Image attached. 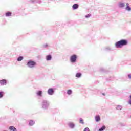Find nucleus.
<instances>
[{
    "instance_id": "28",
    "label": "nucleus",
    "mask_w": 131,
    "mask_h": 131,
    "mask_svg": "<svg viewBox=\"0 0 131 131\" xmlns=\"http://www.w3.org/2000/svg\"><path fill=\"white\" fill-rule=\"evenodd\" d=\"M103 96H105V93H102Z\"/></svg>"
},
{
    "instance_id": "26",
    "label": "nucleus",
    "mask_w": 131,
    "mask_h": 131,
    "mask_svg": "<svg viewBox=\"0 0 131 131\" xmlns=\"http://www.w3.org/2000/svg\"><path fill=\"white\" fill-rule=\"evenodd\" d=\"M106 51H110V47H107L105 48Z\"/></svg>"
},
{
    "instance_id": "17",
    "label": "nucleus",
    "mask_w": 131,
    "mask_h": 131,
    "mask_svg": "<svg viewBox=\"0 0 131 131\" xmlns=\"http://www.w3.org/2000/svg\"><path fill=\"white\" fill-rule=\"evenodd\" d=\"M82 74L81 73H77L76 74V77H77L78 78H80V77H81Z\"/></svg>"
},
{
    "instance_id": "14",
    "label": "nucleus",
    "mask_w": 131,
    "mask_h": 131,
    "mask_svg": "<svg viewBox=\"0 0 131 131\" xmlns=\"http://www.w3.org/2000/svg\"><path fill=\"white\" fill-rule=\"evenodd\" d=\"M9 129L12 131H17V128H15L13 126H10Z\"/></svg>"
},
{
    "instance_id": "22",
    "label": "nucleus",
    "mask_w": 131,
    "mask_h": 131,
    "mask_svg": "<svg viewBox=\"0 0 131 131\" xmlns=\"http://www.w3.org/2000/svg\"><path fill=\"white\" fill-rule=\"evenodd\" d=\"M4 97V92H0V98H3Z\"/></svg>"
},
{
    "instance_id": "13",
    "label": "nucleus",
    "mask_w": 131,
    "mask_h": 131,
    "mask_svg": "<svg viewBox=\"0 0 131 131\" xmlns=\"http://www.w3.org/2000/svg\"><path fill=\"white\" fill-rule=\"evenodd\" d=\"M37 96L39 97H42V91H39L36 93Z\"/></svg>"
},
{
    "instance_id": "7",
    "label": "nucleus",
    "mask_w": 131,
    "mask_h": 131,
    "mask_svg": "<svg viewBox=\"0 0 131 131\" xmlns=\"http://www.w3.org/2000/svg\"><path fill=\"white\" fill-rule=\"evenodd\" d=\"M68 125L70 127V128H74V126H75V125L72 122L69 123Z\"/></svg>"
},
{
    "instance_id": "12",
    "label": "nucleus",
    "mask_w": 131,
    "mask_h": 131,
    "mask_svg": "<svg viewBox=\"0 0 131 131\" xmlns=\"http://www.w3.org/2000/svg\"><path fill=\"white\" fill-rule=\"evenodd\" d=\"M100 120H101V118L100 117V116L97 115L95 116V121H96V122H99Z\"/></svg>"
},
{
    "instance_id": "24",
    "label": "nucleus",
    "mask_w": 131,
    "mask_h": 131,
    "mask_svg": "<svg viewBox=\"0 0 131 131\" xmlns=\"http://www.w3.org/2000/svg\"><path fill=\"white\" fill-rule=\"evenodd\" d=\"M43 47L44 48H48V47H49V45H48V44H44V45H43Z\"/></svg>"
},
{
    "instance_id": "23",
    "label": "nucleus",
    "mask_w": 131,
    "mask_h": 131,
    "mask_svg": "<svg viewBox=\"0 0 131 131\" xmlns=\"http://www.w3.org/2000/svg\"><path fill=\"white\" fill-rule=\"evenodd\" d=\"M80 123H82V124H84V123L83 122V119L82 118H80L79 120Z\"/></svg>"
},
{
    "instance_id": "1",
    "label": "nucleus",
    "mask_w": 131,
    "mask_h": 131,
    "mask_svg": "<svg viewBox=\"0 0 131 131\" xmlns=\"http://www.w3.org/2000/svg\"><path fill=\"white\" fill-rule=\"evenodd\" d=\"M127 45V40L125 39L121 40L115 43L116 48H120V47H123V46H126Z\"/></svg>"
},
{
    "instance_id": "3",
    "label": "nucleus",
    "mask_w": 131,
    "mask_h": 131,
    "mask_svg": "<svg viewBox=\"0 0 131 131\" xmlns=\"http://www.w3.org/2000/svg\"><path fill=\"white\" fill-rule=\"evenodd\" d=\"M36 66V62H35L34 61L30 60L27 62V66L29 68H34Z\"/></svg>"
},
{
    "instance_id": "25",
    "label": "nucleus",
    "mask_w": 131,
    "mask_h": 131,
    "mask_svg": "<svg viewBox=\"0 0 131 131\" xmlns=\"http://www.w3.org/2000/svg\"><path fill=\"white\" fill-rule=\"evenodd\" d=\"M128 78H129V79H131V74H129L128 75Z\"/></svg>"
},
{
    "instance_id": "18",
    "label": "nucleus",
    "mask_w": 131,
    "mask_h": 131,
    "mask_svg": "<svg viewBox=\"0 0 131 131\" xmlns=\"http://www.w3.org/2000/svg\"><path fill=\"white\" fill-rule=\"evenodd\" d=\"M24 58L23 56H19L18 58H17V61L18 62H20L21 61H22V60H23Z\"/></svg>"
},
{
    "instance_id": "5",
    "label": "nucleus",
    "mask_w": 131,
    "mask_h": 131,
    "mask_svg": "<svg viewBox=\"0 0 131 131\" xmlns=\"http://www.w3.org/2000/svg\"><path fill=\"white\" fill-rule=\"evenodd\" d=\"M54 93H55V91H54V89L52 88H50L48 89L47 91V94H48V95H49L50 96H53Z\"/></svg>"
},
{
    "instance_id": "9",
    "label": "nucleus",
    "mask_w": 131,
    "mask_h": 131,
    "mask_svg": "<svg viewBox=\"0 0 131 131\" xmlns=\"http://www.w3.org/2000/svg\"><path fill=\"white\" fill-rule=\"evenodd\" d=\"M79 7V5H78L77 4H75L72 6L73 10H76V9H78Z\"/></svg>"
},
{
    "instance_id": "10",
    "label": "nucleus",
    "mask_w": 131,
    "mask_h": 131,
    "mask_svg": "<svg viewBox=\"0 0 131 131\" xmlns=\"http://www.w3.org/2000/svg\"><path fill=\"white\" fill-rule=\"evenodd\" d=\"M46 59L47 61H51L52 60V55H48L46 56Z\"/></svg>"
},
{
    "instance_id": "15",
    "label": "nucleus",
    "mask_w": 131,
    "mask_h": 131,
    "mask_svg": "<svg viewBox=\"0 0 131 131\" xmlns=\"http://www.w3.org/2000/svg\"><path fill=\"white\" fill-rule=\"evenodd\" d=\"M35 123V122L34 121H33V120H30L29 122V125H30L31 126H32V125H34V124Z\"/></svg>"
},
{
    "instance_id": "16",
    "label": "nucleus",
    "mask_w": 131,
    "mask_h": 131,
    "mask_svg": "<svg viewBox=\"0 0 131 131\" xmlns=\"http://www.w3.org/2000/svg\"><path fill=\"white\" fill-rule=\"evenodd\" d=\"M105 129H106V126L103 125L102 127L99 128L98 131H104V130H105Z\"/></svg>"
},
{
    "instance_id": "19",
    "label": "nucleus",
    "mask_w": 131,
    "mask_h": 131,
    "mask_svg": "<svg viewBox=\"0 0 131 131\" xmlns=\"http://www.w3.org/2000/svg\"><path fill=\"white\" fill-rule=\"evenodd\" d=\"M6 16H7V17H10L11 16H12V13H11L10 12H7L6 13Z\"/></svg>"
},
{
    "instance_id": "11",
    "label": "nucleus",
    "mask_w": 131,
    "mask_h": 131,
    "mask_svg": "<svg viewBox=\"0 0 131 131\" xmlns=\"http://www.w3.org/2000/svg\"><path fill=\"white\" fill-rule=\"evenodd\" d=\"M122 105H117L116 107V109L117 110H122Z\"/></svg>"
},
{
    "instance_id": "27",
    "label": "nucleus",
    "mask_w": 131,
    "mask_h": 131,
    "mask_svg": "<svg viewBox=\"0 0 131 131\" xmlns=\"http://www.w3.org/2000/svg\"><path fill=\"white\" fill-rule=\"evenodd\" d=\"M86 17H91V15L88 14V15H87L86 16Z\"/></svg>"
},
{
    "instance_id": "20",
    "label": "nucleus",
    "mask_w": 131,
    "mask_h": 131,
    "mask_svg": "<svg viewBox=\"0 0 131 131\" xmlns=\"http://www.w3.org/2000/svg\"><path fill=\"white\" fill-rule=\"evenodd\" d=\"M125 5L124 3H120L119 5V7L120 8H123L124 7Z\"/></svg>"
},
{
    "instance_id": "8",
    "label": "nucleus",
    "mask_w": 131,
    "mask_h": 131,
    "mask_svg": "<svg viewBox=\"0 0 131 131\" xmlns=\"http://www.w3.org/2000/svg\"><path fill=\"white\" fill-rule=\"evenodd\" d=\"M126 8H125V10H126V11H128V12H130V11H131V8L129 7V4L127 3L126 4Z\"/></svg>"
},
{
    "instance_id": "4",
    "label": "nucleus",
    "mask_w": 131,
    "mask_h": 131,
    "mask_svg": "<svg viewBox=\"0 0 131 131\" xmlns=\"http://www.w3.org/2000/svg\"><path fill=\"white\" fill-rule=\"evenodd\" d=\"M77 59V56L76 55H73L70 57V61L72 63H75L76 62V60Z\"/></svg>"
},
{
    "instance_id": "6",
    "label": "nucleus",
    "mask_w": 131,
    "mask_h": 131,
    "mask_svg": "<svg viewBox=\"0 0 131 131\" xmlns=\"http://www.w3.org/2000/svg\"><path fill=\"white\" fill-rule=\"evenodd\" d=\"M7 84V80L2 79L0 80V85H6Z\"/></svg>"
},
{
    "instance_id": "21",
    "label": "nucleus",
    "mask_w": 131,
    "mask_h": 131,
    "mask_svg": "<svg viewBox=\"0 0 131 131\" xmlns=\"http://www.w3.org/2000/svg\"><path fill=\"white\" fill-rule=\"evenodd\" d=\"M68 95H71L72 94V91L71 90H69L67 91Z\"/></svg>"
},
{
    "instance_id": "2",
    "label": "nucleus",
    "mask_w": 131,
    "mask_h": 131,
    "mask_svg": "<svg viewBox=\"0 0 131 131\" xmlns=\"http://www.w3.org/2000/svg\"><path fill=\"white\" fill-rule=\"evenodd\" d=\"M41 106L42 109L47 110L50 106V101L47 100H43L41 103Z\"/></svg>"
}]
</instances>
